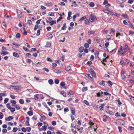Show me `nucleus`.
Wrapping results in <instances>:
<instances>
[{"label": "nucleus", "instance_id": "obj_15", "mask_svg": "<svg viewBox=\"0 0 134 134\" xmlns=\"http://www.w3.org/2000/svg\"><path fill=\"white\" fill-rule=\"evenodd\" d=\"M125 1V0H116L117 2H119V3L123 2Z\"/></svg>", "mask_w": 134, "mask_h": 134}, {"label": "nucleus", "instance_id": "obj_46", "mask_svg": "<svg viewBox=\"0 0 134 134\" xmlns=\"http://www.w3.org/2000/svg\"><path fill=\"white\" fill-rule=\"evenodd\" d=\"M90 6L91 7H93L94 6V3L93 2H91L90 4Z\"/></svg>", "mask_w": 134, "mask_h": 134}, {"label": "nucleus", "instance_id": "obj_26", "mask_svg": "<svg viewBox=\"0 0 134 134\" xmlns=\"http://www.w3.org/2000/svg\"><path fill=\"white\" fill-rule=\"evenodd\" d=\"M87 90V87H83L82 88V91L83 92H85Z\"/></svg>", "mask_w": 134, "mask_h": 134}, {"label": "nucleus", "instance_id": "obj_17", "mask_svg": "<svg viewBox=\"0 0 134 134\" xmlns=\"http://www.w3.org/2000/svg\"><path fill=\"white\" fill-rule=\"evenodd\" d=\"M66 24L65 23H64L63 24V26L62 28V30H64L66 29Z\"/></svg>", "mask_w": 134, "mask_h": 134}, {"label": "nucleus", "instance_id": "obj_29", "mask_svg": "<svg viewBox=\"0 0 134 134\" xmlns=\"http://www.w3.org/2000/svg\"><path fill=\"white\" fill-rule=\"evenodd\" d=\"M23 49H24V50L26 52H28V51H29L30 52V51H29L28 49L27 48H26V47H23Z\"/></svg>", "mask_w": 134, "mask_h": 134}, {"label": "nucleus", "instance_id": "obj_25", "mask_svg": "<svg viewBox=\"0 0 134 134\" xmlns=\"http://www.w3.org/2000/svg\"><path fill=\"white\" fill-rule=\"evenodd\" d=\"M27 114L30 116H31L33 114V113L31 111H29L27 113Z\"/></svg>", "mask_w": 134, "mask_h": 134}, {"label": "nucleus", "instance_id": "obj_39", "mask_svg": "<svg viewBox=\"0 0 134 134\" xmlns=\"http://www.w3.org/2000/svg\"><path fill=\"white\" fill-rule=\"evenodd\" d=\"M47 60L49 62H53L52 60L50 58L48 57L47 58Z\"/></svg>", "mask_w": 134, "mask_h": 134}, {"label": "nucleus", "instance_id": "obj_41", "mask_svg": "<svg viewBox=\"0 0 134 134\" xmlns=\"http://www.w3.org/2000/svg\"><path fill=\"white\" fill-rule=\"evenodd\" d=\"M12 44L13 45L16 46L17 47H19L20 46V45L19 44L13 42Z\"/></svg>", "mask_w": 134, "mask_h": 134}, {"label": "nucleus", "instance_id": "obj_52", "mask_svg": "<svg viewBox=\"0 0 134 134\" xmlns=\"http://www.w3.org/2000/svg\"><path fill=\"white\" fill-rule=\"evenodd\" d=\"M64 110L65 112V111L66 112H68L69 111V109L68 108H67V107L65 108L64 109Z\"/></svg>", "mask_w": 134, "mask_h": 134}, {"label": "nucleus", "instance_id": "obj_32", "mask_svg": "<svg viewBox=\"0 0 134 134\" xmlns=\"http://www.w3.org/2000/svg\"><path fill=\"white\" fill-rule=\"evenodd\" d=\"M59 80L58 79H55L54 81V82L56 84H58L59 83Z\"/></svg>", "mask_w": 134, "mask_h": 134}, {"label": "nucleus", "instance_id": "obj_64", "mask_svg": "<svg viewBox=\"0 0 134 134\" xmlns=\"http://www.w3.org/2000/svg\"><path fill=\"white\" fill-rule=\"evenodd\" d=\"M99 109L100 111H102L103 110V107H101L100 106L99 107Z\"/></svg>", "mask_w": 134, "mask_h": 134}, {"label": "nucleus", "instance_id": "obj_7", "mask_svg": "<svg viewBox=\"0 0 134 134\" xmlns=\"http://www.w3.org/2000/svg\"><path fill=\"white\" fill-rule=\"evenodd\" d=\"M103 93L102 91H101L100 92H99L97 94V96L98 97H102V95L103 94Z\"/></svg>", "mask_w": 134, "mask_h": 134}, {"label": "nucleus", "instance_id": "obj_42", "mask_svg": "<svg viewBox=\"0 0 134 134\" xmlns=\"http://www.w3.org/2000/svg\"><path fill=\"white\" fill-rule=\"evenodd\" d=\"M129 25H130V26L132 29H134V26L132 23H130L129 24Z\"/></svg>", "mask_w": 134, "mask_h": 134}, {"label": "nucleus", "instance_id": "obj_34", "mask_svg": "<svg viewBox=\"0 0 134 134\" xmlns=\"http://www.w3.org/2000/svg\"><path fill=\"white\" fill-rule=\"evenodd\" d=\"M38 95V94H36V95H34V99L35 100H38V97L37 96Z\"/></svg>", "mask_w": 134, "mask_h": 134}, {"label": "nucleus", "instance_id": "obj_6", "mask_svg": "<svg viewBox=\"0 0 134 134\" xmlns=\"http://www.w3.org/2000/svg\"><path fill=\"white\" fill-rule=\"evenodd\" d=\"M47 36L49 38H51L53 37L52 34L49 33L47 35Z\"/></svg>", "mask_w": 134, "mask_h": 134}, {"label": "nucleus", "instance_id": "obj_35", "mask_svg": "<svg viewBox=\"0 0 134 134\" xmlns=\"http://www.w3.org/2000/svg\"><path fill=\"white\" fill-rule=\"evenodd\" d=\"M19 103L21 104H23L24 103V101L22 99H20L19 100Z\"/></svg>", "mask_w": 134, "mask_h": 134}, {"label": "nucleus", "instance_id": "obj_48", "mask_svg": "<svg viewBox=\"0 0 134 134\" xmlns=\"http://www.w3.org/2000/svg\"><path fill=\"white\" fill-rule=\"evenodd\" d=\"M118 129L119 130V131L120 132H122V128L121 127L119 126L118 127Z\"/></svg>", "mask_w": 134, "mask_h": 134}, {"label": "nucleus", "instance_id": "obj_28", "mask_svg": "<svg viewBox=\"0 0 134 134\" xmlns=\"http://www.w3.org/2000/svg\"><path fill=\"white\" fill-rule=\"evenodd\" d=\"M20 37V34L19 33H17L16 35V37L17 38Z\"/></svg>", "mask_w": 134, "mask_h": 134}, {"label": "nucleus", "instance_id": "obj_53", "mask_svg": "<svg viewBox=\"0 0 134 134\" xmlns=\"http://www.w3.org/2000/svg\"><path fill=\"white\" fill-rule=\"evenodd\" d=\"M87 43L90 44L91 43V40L90 39H89L87 41Z\"/></svg>", "mask_w": 134, "mask_h": 134}, {"label": "nucleus", "instance_id": "obj_50", "mask_svg": "<svg viewBox=\"0 0 134 134\" xmlns=\"http://www.w3.org/2000/svg\"><path fill=\"white\" fill-rule=\"evenodd\" d=\"M52 124L53 125H55L56 124V122L55 121H53L52 122Z\"/></svg>", "mask_w": 134, "mask_h": 134}, {"label": "nucleus", "instance_id": "obj_40", "mask_svg": "<svg viewBox=\"0 0 134 134\" xmlns=\"http://www.w3.org/2000/svg\"><path fill=\"white\" fill-rule=\"evenodd\" d=\"M3 117V114L1 112H0V119H2Z\"/></svg>", "mask_w": 134, "mask_h": 134}, {"label": "nucleus", "instance_id": "obj_27", "mask_svg": "<svg viewBox=\"0 0 134 134\" xmlns=\"http://www.w3.org/2000/svg\"><path fill=\"white\" fill-rule=\"evenodd\" d=\"M83 103L87 105H89V104L88 102L86 100H84L83 101Z\"/></svg>", "mask_w": 134, "mask_h": 134}, {"label": "nucleus", "instance_id": "obj_14", "mask_svg": "<svg viewBox=\"0 0 134 134\" xmlns=\"http://www.w3.org/2000/svg\"><path fill=\"white\" fill-rule=\"evenodd\" d=\"M51 44L50 42H47V44L46 45L45 47H49L51 46Z\"/></svg>", "mask_w": 134, "mask_h": 134}, {"label": "nucleus", "instance_id": "obj_8", "mask_svg": "<svg viewBox=\"0 0 134 134\" xmlns=\"http://www.w3.org/2000/svg\"><path fill=\"white\" fill-rule=\"evenodd\" d=\"M56 21L55 20H52L51 21L49 22V23L51 26L55 24H56Z\"/></svg>", "mask_w": 134, "mask_h": 134}, {"label": "nucleus", "instance_id": "obj_18", "mask_svg": "<svg viewBox=\"0 0 134 134\" xmlns=\"http://www.w3.org/2000/svg\"><path fill=\"white\" fill-rule=\"evenodd\" d=\"M71 111L72 114L73 115H74L75 113V109L73 108H72Z\"/></svg>", "mask_w": 134, "mask_h": 134}, {"label": "nucleus", "instance_id": "obj_47", "mask_svg": "<svg viewBox=\"0 0 134 134\" xmlns=\"http://www.w3.org/2000/svg\"><path fill=\"white\" fill-rule=\"evenodd\" d=\"M6 106L7 108L9 109L10 108H11V106L9 104H6Z\"/></svg>", "mask_w": 134, "mask_h": 134}, {"label": "nucleus", "instance_id": "obj_30", "mask_svg": "<svg viewBox=\"0 0 134 134\" xmlns=\"http://www.w3.org/2000/svg\"><path fill=\"white\" fill-rule=\"evenodd\" d=\"M15 107L17 110H19L20 109V108L19 105H15Z\"/></svg>", "mask_w": 134, "mask_h": 134}, {"label": "nucleus", "instance_id": "obj_19", "mask_svg": "<svg viewBox=\"0 0 134 134\" xmlns=\"http://www.w3.org/2000/svg\"><path fill=\"white\" fill-rule=\"evenodd\" d=\"M71 69V67L70 66H68L65 67V70H70Z\"/></svg>", "mask_w": 134, "mask_h": 134}, {"label": "nucleus", "instance_id": "obj_12", "mask_svg": "<svg viewBox=\"0 0 134 134\" xmlns=\"http://www.w3.org/2000/svg\"><path fill=\"white\" fill-rule=\"evenodd\" d=\"M54 71L57 74L60 73L61 72V71L60 70L58 69H55L54 70Z\"/></svg>", "mask_w": 134, "mask_h": 134}, {"label": "nucleus", "instance_id": "obj_57", "mask_svg": "<svg viewBox=\"0 0 134 134\" xmlns=\"http://www.w3.org/2000/svg\"><path fill=\"white\" fill-rule=\"evenodd\" d=\"M92 64V62H91V61H89L87 63V64L89 65L91 64Z\"/></svg>", "mask_w": 134, "mask_h": 134}, {"label": "nucleus", "instance_id": "obj_10", "mask_svg": "<svg viewBox=\"0 0 134 134\" xmlns=\"http://www.w3.org/2000/svg\"><path fill=\"white\" fill-rule=\"evenodd\" d=\"M95 32V31H89L88 33V35H90L93 34Z\"/></svg>", "mask_w": 134, "mask_h": 134}, {"label": "nucleus", "instance_id": "obj_36", "mask_svg": "<svg viewBox=\"0 0 134 134\" xmlns=\"http://www.w3.org/2000/svg\"><path fill=\"white\" fill-rule=\"evenodd\" d=\"M108 83L109 84V85L110 86H111L112 85V82L110 81H108Z\"/></svg>", "mask_w": 134, "mask_h": 134}, {"label": "nucleus", "instance_id": "obj_60", "mask_svg": "<svg viewBox=\"0 0 134 134\" xmlns=\"http://www.w3.org/2000/svg\"><path fill=\"white\" fill-rule=\"evenodd\" d=\"M43 70L45 71H46L47 72H48L49 71V69L47 68H43Z\"/></svg>", "mask_w": 134, "mask_h": 134}, {"label": "nucleus", "instance_id": "obj_9", "mask_svg": "<svg viewBox=\"0 0 134 134\" xmlns=\"http://www.w3.org/2000/svg\"><path fill=\"white\" fill-rule=\"evenodd\" d=\"M84 49V48L83 47H81L79 49V51L80 53L82 52L83 50Z\"/></svg>", "mask_w": 134, "mask_h": 134}, {"label": "nucleus", "instance_id": "obj_49", "mask_svg": "<svg viewBox=\"0 0 134 134\" xmlns=\"http://www.w3.org/2000/svg\"><path fill=\"white\" fill-rule=\"evenodd\" d=\"M62 18V16H60L59 18L58 19L57 21V22L58 23L59 21L61 20V19Z\"/></svg>", "mask_w": 134, "mask_h": 134}, {"label": "nucleus", "instance_id": "obj_54", "mask_svg": "<svg viewBox=\"0 0 134 134\" xmlns=\"http://www.w3.org/2000/svg\"><path fill=\"white\" fill-rule=\"evenodd\" d=\"M40 30H38L37 31V32L36 34V35L37 36L39 35L40 34Z\"/></svg>", "mask_w": 134, "mask_h": 134}, {"label": "nucleus", "instance_id": "obj_63", "mask_svg": "<svg viewBox=\"0 0 134 134\" xmlns=\"http://www.w3.org/2000/svg\"><path fill=\"white\" fill-rule=\"evenodd\" d=\"M47 29L48 31H49L51 30V27L48 26L47 27Z\"/></svg>", "mask_w": 134, "mask_h": 134}, {"label": "nucleus", "instance_id": "obj_59", "mask_svg": "<svg viewBox=\"0 0 134 134\" xmlns=\"http://www.w3.org/2000/svg\"><path fill=\"white\" fill-rule=\"evenodd\" d=\"M27 131L28 132H29L31 131V128L30 127H27Z\"/></svg>", "mask_w": 134, "mask_h": 134}, {"label": "nucleus", "instance_id": "obj_2", "mask_svg": "<svg viewBox=\"0 0 134 134\" xmlns=\"http://www.w3.org/2000/svg\"><path fill=\"white\" fill-rule=\"evenodd\" d=\"M90 70L91 72V73L92 77H96V76L95 73L94 72V70L91 68L90 69Z\"/></svg>", "mask_w": 134, "mask_h": 134}, {"label": "nucleus", "instance_id": "obj_56", "mask_svg": "<svg viewBox=\"0 0 134 134\" xmlns=\"http://www.w3.org/2000/svg\"><path fill=\"white\" fill-rule=\"evenodd\" d=\"M41 129L44 130H45L46 129V127L45 126H43L41 128Z\"/></svg>", "mask_w": 134, "mask_h": 134}, {"label": "nucleus", "instance_id": "obj_22", "mask_svg": "<svg viewBox=\"0 0 134 134\" xmlns=\"http://www.w3.org/2000/svg\"><path fill=\"white\" fill-rule=\"evenodd\" d=\"M86 76L90 80L92 79V78L91 76H90V74H86Z\"/></svg>", "mask_w": 134, "mask_h": 134}, {"label": "nucleus", "instance_id": "obj_21", "mask_svg": "<svg viewBox=\"0 0 134 134\" xmlns=\"http://www.w3.org/2000/svg\"><path fill=\"white\" fill-rule=\"evenodd\" d=\"M11 112H14L15 111V109L14 108L11 107L9 109Z\"/></svg>", "mask_w": 134, "mask_h": 134}, {"label": "nucleus", "instance_id": "obj_16", "mask_svg": "<svg viewBox=\"0 0 134 134\" xmlns=\"http://www.w3.org/2000/svg\"><path fill=\"white\" fill-rule=\"evenodd\" d=\"M61 94L63 95L64 97H65L66 96V93L64 91H62L61 92Z\"/></svg>", "mask_w": 134, "mask_h": 134}, {"label": "nucleus", "instance_id": "obj_20", "mask_svg": "<svg viewBox=\"0 0 134 134\" xmlns=\"http://www.w3.org/2000/svg\"><path fill=\"white\" fill-rule=\"evenodd\" d=\"M109 10H110V9L108 8L106 9H104L103 10V11L105 13H108Z\"/></svg>", "mask_w": 134, "mask_h": 134}, {"label": "nucleus", "instance_id": "obj_37", "mask_svg": "<svg viewBox=\"0 0 134 134\" xmlns=\"http://www.w3.org/2000/svg\"><path fill=\"white\" fill-rule=\"evenodd\" d=\"M18 130V129L16 127H14L13 130L12 131L14 132H16Z\"/></svg>", "mask_w": 134, "mask_h": 134}, {"label": "nucleus", "instance_id": "obj_38", "mask_svg": "<svg viewBox=\"0 0 134 134\" xmlns=\"http://www.w3.org/2000/svg\"><path fill=\"white\" fill-rule=\"evenodd\" d=\"M105 81H102L101 82H100V85H102L103 86H104L105 85V83H104Z\"/></svg>", "mask_w": 134, "mask_h": 134}, {"label": "nucleus", "instance_id": "obj_4", "mask_svg": "<svg viewBox=\"0 0 134 134\" xmlns=\"http://www.w3.org/2000/svg\"><path fill=\"white\" fill-rule=\"evenodd\" d=\"M8 54V52L7 51H2L1 54L2 56H4Z\"/></svg>", "mask_w": 134, "mask_h": 134}, {"label": "nucleus", "instance_id": "obj_13", "mask_svg": "<svg viewBox=\"0 0 134 134\" xmlns=\"http://www.w3.org/2000/svg\"><path fill=\"white\" fill-rule=\"evenodd\" d=\"M48 82L51 85H52L53 83V81L52 79H50L48 80Z\"/></svg>", "mask_w": 134, "mask_h": 134}, {"label": "nucleus", "instance_id": "obj_11", "mask_svg": "<svg viewBox=\"0 0 134 134\" xmlns=\"http://www.w3.org/2000/svg\"><path fill=\"white\" fill-rule=\"evenodd\" d=\"M13 55L14 57L17 58L18 57H19V54L17 53L16 52L13 53Z\"/></svg>", "mask_w": 134, "mask_h": 134}, {"label": "nucleus", "instance_id": "obj_55", "mask_svg": "<svg viewBox=\"0 0 134 134\" xmlns=\"http://www.w3.org/2000/svg\"><path fill=\"white\" fill-rule=\"evenodd\" d=\"M28 120H27L26 122V125L27 126H29L30 124H29V121H28Z\"/></svg>", "mask_w": 134, "mask_h": 134}, {"label": "nucleus", "instance_id": "obj_43", "mask_svg": "<svg viewBox=\"0 0 134 134\" xmlns=\"http://www.w3.org/2000/svg\"><path fill=\"white\" fill-rule=\"evenodd\" d=\"M84 46L86 48H88L89 47V44L87 43H85L84 45Z\"/></svg>", "mask_w": 134, "mask_h": 134}, {"label": "nucleus", "instance_id": "obj_24", "mask_svg": "<svg viewBox=\"0 0 134 134\" xmlns=\"http://www.w3.org/2000/svg\"><path fill=\"white\" fill-rule=\"evenodd\" d=\"M128 47V46L127 44H125V48L124 49V50L125 52H126L127 51V48Z\"/></svg>", "mask_w": 134, "mask_h": 134}, {"label": "nucleus", "instance_id": "obj_61", "mask_svg": "<svg viewBox=\"0 0 134 134\" xmlns=\"http://www.w3.org/2000/svg\"><path fill=\"white\" fill-rule=\"evenodd\" d=\"M59 4L62 6H64L65 5V3L63 2H61L59 3Z\"/></svg>", "mask_w": 134, "mask_h": 134}, {"label": "nucleus", "instance_id": "obj_5", "mask_svg": "<svg viewBox=\"0 0 134 134\" xmlns=\"http://www.w3.org/2000/svg\"><path fill=\"white\" fill-rule=\"evenodd\" d=\"M13 117L12 116H9L7 118H5V120L6 121H10L11 120H12L13 119Z\"/></svg>", "mask_w": 134, "mask_h": 134}, {"label": "nucleus", "instance_id": "obj_23", "mask_svg": "<svg viewBox=\"0 0 134 134\" xmlns=\"http://www.w3.org/2000/svg\"><path fill=\"white\" fill-rule=\"evenodd\" d=\"M27 23L29 26H30L31 25H32V22L31 20H28Z\"/></svg>", "mask_w": 134, "mask_h": 134}, {"label": "nucleus", "instance_id": "obj_1", "mask_svg": "<svg viewBox=\"0 0 134 134\" xmlns=\"http://www.w3.org/2000/svg\"><path fill=\"white\" fill-rule=\"evenodd\" d=\"M90 19H91L90 21L92 22L96 20L97 18L93 14H91L90 15Z\"/></svg>", "mask_w": 134, "mask_h": 134}, {"label": "nucleus", "instance_id": "obj_44", "mask_svg": "<svg viewBox=\"0 0 134 134\" xmlns=\"http://www.w3.org/2000/svg\"><path fill=\"white\" fill-rule=\"evenodd\" d=\"M21 130L22 131L24 132H26L27 131L26 129L24 127L22 128L21 129Z\"/></svg>", "mask_w": 134, "mask_h": 134}, {"label": "nucleus", "instance_id": "obj_31", "mask_svg": "<svg viewBox=\"0 0 134 134\" xmlns=\"http://www.w3.org/2000/svg\"><path fill=\"white\" fill-rule=\"evenodd\" d=\"M86 18V17L85 16H83L79 20V21H82L83 20L85 19Z\"/></svg>", "mask_w": 134, "mask_h": 134}, {"label": "nucleus", "instance_id": "obj_58", "mask_svg": "<svg viewBox=\"0 0 134 134\" xmlns=\"http://www.w3.org/2000/svg\"><path fill=\"white\" fill-rule=\"evenodd\" d=\"M38 25H36L35 26V27L34 28V30L35 31H36V30L38 28Z\"/></svg>", "mask_w": 134, "mask_h": 134}, {"label": "nucleus", "instance_id": "obj_51", "mask_svg": "<svg viewBox=\"0 0 134 134\" xmlns=\"http://www.w3.org/2000/svg\"><path fill=\"white\" fill-rule=\"evenodd\" d=\"M60 85L62 86H64L65 85V83L64 82H62L60 83Z\"/></svg>", "mask_w": 134, "mask_h": 134}, {"label": "nucleus", "instance_id": "obj_3", "mask_svg": "<svg viewBox=\"0 0 134 134\" xmlns=\"http://www.w3.org/2000/svg\"><path fill=\"white\" fill-rule=\"evenodd\" d=\"M18 16L19 18H21L22 17V12L19 10H17Z\"/></svg>", "mask_w": 134, "mask_h": 134}, {"label": "nucleus", "instance_id": "obj_62", "mask_svg": "<svg viewBox=\"0 0 134 134\" xmlns=\"http://www.w3.org/2000/svg\"><path fill=\"white\" fill-rule=\"evenodd\" d=\"M71 131L73 132L74 134H76L77 133V131L76 130H75L73 129H71Z\"/></svg>", "mask_w": 134, "mask_h": 134}, {"label": "nucleus", "instance_id": "obj_45", "mask_svg": "<svg viewBox=\"0 0 134 134\" xmlns=\"http://www.w3.org/2000/svg\"><path fill=\"white\" fill-rule=\"evenodd\" d=\"M9 99L8 98H5L4 99V103H6L8 101Z\"/></svg>", "mask_w": 134, "mask_h": 134}, {"label": "nucleus", "instance_id": "obj_33", "mask_svg": "<svg viewBox=\"0 0 134 134\" xmlns=\"http://www.w3.org/2000/svg\"><path fill=\"white\" fill-rule=\"evenodd\" d=\"M10 102L14 104H15L16 103V101L13 100H11Z\"/></svg>", "mask_w": 134, "mask_h": 134}]
</instances>
